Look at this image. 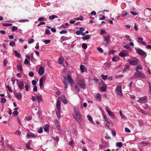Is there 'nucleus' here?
Instances as JSON below:
<instances>
[{
  "label": "nucleus",
  "mask_w": 151,
  "mask_h": 151,
  "mask_svg": "<svg viewBox=\"0 0 151 151\" xmlns=\"http://www.w3.org/2000/svg\"><path fill=\"white\" fill-rule=\"evenodd\" d=\"M45 33L47 35H49L50 34V31L48 29H46Z\"/></svg>",
  "instance_id": "bf43d9fd"
},
{
  "label": "nucleus",
  "mask_w": 151,
  "mask_h": 151,
  "mask_svg": "<svg viewBox=\"0 0 151 151\" xmlns=\"http://www.w3.org/2000/svg\"><path fill=\"white\" fill-rule=\"evenodd\" d=\"M57 17V16L55 15H52L49 17V19L50 20H52L54 19L55 18Z\"/></svg>",
  "instance_id": "a19ab883"
},
{
  "label": "nucleus",
  "mask_w": 151,
  "mask_h": 151,
  "mask_svg": "<svg viewBox=\"0 0 151 151\" xmlns=\"http://www.w3.org/2000/svg\"><path fill=\"white\" fill-rule=\"evenodd\" d=\"M45 80V78L44 76L42 77L40 79L39 85L41 88L44 86L43 81Z\"/></svg>",
  "instance_id": "9b49d317"
},
{
  "label": "nucleus",
  "mask_w": 151,
  "mask_h": 151,
  "mask_svg": "<svg viewBox=\"0 0 151 151\" xmlns=\"http://www.w3.org/2000/svg\"><path fill=\"white\" fill-rule=\"evenodd\" d=\"M6 88H7L9 92H12V90L11 89V88L9 86H6Z\"/></svg>",
  "instance_id": "774afa93"
},
{
  "label": "nucleus",
  "mask_w": 151,
  "mask_h": 151,
  "mask_svg": "<svg viewBox=\"0 0 151 151\" xmlns=\"http://www.w3.org/2000/svg\"><path fill=\"white\" fill-rule=\"evenodd\" d=\"M94 96L96 98H98L100 100H101V94L99 93H95Z\"/></svg>",
  "instance_id": "393cba45"
},
{
  "label": "nucleus",
  "mask_w": 151,
  "mask_h": 151,
  "mask_svg": "<svg viewBox=\"0 0 151 151\" xmlns=\"http://www.w3.org/2000/svg\"><path fill=\"white\" fill-rule=\"evenodd\" d=\"M119 113L120 116L122 119H126V116L122 113L121 111H119Z\"/></svg>",
  "instance_id": "7c9ffc66"
},
{
  "label": "nucleus",
  "mask_w": 151,
  "mask_h": 151,
  "mask_svg": "<svg viewBox=\"0 0 151 151\" xmlns=\"http://www.w3.org/2000/svg\"><path fill=\"white\" fill-rule=\"evenodd\" d=\"M44 73V69L43 67L42 66H41L39 70L38 73L40 75H42Z\"/></svg>",
  "instance_id": "a211bd4d"
},
{
  "label": "nucleus",
  "mask_w": 151,
  "mask_h": 151,
  "mask_svg": "<svg viewBox=\"0 0 151 151\" xmlns=\"http://www.w3.org/2000/svg\"><path fill=\"white\" fill-rule=\"evenodd\" d=\"M56 106L58 110L56 111V115L58 118H60L61 116L60 113L61 106L60 104V101L59 99H58L57 101Z\"/></svg>",
  "instance_id": "7ed1b4c3"
},
{
  "label": "nucleus",
  "mask_w": 151,
  "mask_h": 151,
  "mask_svg": "<svg viewBox=\"0 0 151 151\" xmlns=\"http://www.w3.org/2000/svg\"><path fill=\"white\" fill-rule=\"evenodd\" d=\"M18 29V28L15 26H14L12 28V31L13 32H14Z\"/></svg>",
  "instance_id": "de8ad7c7"
},
{
  "label": "nucleus",
  "mask_w": 151,
  "mask_h": 151,
  "mask_svg": "<svg viewBox=\"0 0 151 151\" xmlns=\"http://www.w3.org/2000/svg\"><path fill=\"white\" fill-rule=\"evenodd\" d=\"M6 101V99L4 98H2L1 99V102L2 103H5Z\"/></svg>",
  "instance_id": "052dcab7"
},
{
  "label": "nucleus",
  "mask_w": 151,
  "mask_h": 151,
  "mask_svg": "<svg viewBox=\"0 0 151 151\" xmlns=\"http://www.w3.org/2000/svg\"><path fill=\"white\" fill-rule=\"evenodd\" d=\"M87 117L88 118V120L91 122L92 124H94V122L93 120V118L91 116H90L89 115H87Z\"/></svg>",
  "instance_id": "5701e85b"
},
{
  "label": "nucleus",
  "mask_w": 151,
  "mask_h": 151,
  "mask_svg": "<svg viewBox=\"0 0 151 151\" xmlns=\"http://www.w3.org/2000/svg\"><path fill=\"white\" fill-rule=\"evenodd\" d=\"M97 50L99 51L101 53H102L103 51L102 49L100 47L98 48H97Z\"/></svg>",
  "instance_id": "0e129e2a"
},
{
  "label": "nucleus",
  "mask_w": 151,
  "mask_h": 151,
  "mask_svg": "<svg viewBox=\"0 0 151 151\" xmlns=\"http://www.w3.org/2000/svg\"><path fill=\"white\" fill-rule=\"evenodd\" d=\"M77 84L83 89H84L86 87V85L85 84L84 80H79L77 82Z\"/></svg>",
  "instance_id": "20e7f679"
},
{
  "label": "nucleus",
  "mask_w": 151,
  "mask_h": 151,
  "mask_svg": "<svg viewBox=\"0 0 151 151\" xmlns=\"http://www.w3.org/2000/svg\"><path fill=\"white\" fill-rule=\"evenodd\" d=\"M124 37L126 39H128L129 41H132V40L130 38V36L128 35H125Z\"/></svg>",
  "instance_id": "37998d69"
},
{
  "label": "nucleus",
  "mask_w": 151,
  "mask_h": 151,
  "mask_svg": "<svg viewBox=\"0 0 151 151\" xmlns=\"http://www.w3.org/2000/svg\"><path fill=\"white\" fill-rule=\"evenodd\" d=\"M100 89L101 91L104 92L106 91V88L104 86H102L100 87Z\"/></svg>",
  "instance_id": "4c0bfd02"
},
{
  "label": "nucleus",
  "mask_w": 151,
  "mask_h": 151,
  "mask_svg": "<svg viewBox=\"0 0 151 151\" xmlns=\"http://www.w3.org/2000/svg\"><path fill=\"white\" fill-rule=\"evenodd\" d=\"M82 34V32L80 31H77L76 32V34L77 35H80Z\"/></svg>",
  "instance_id": "8fccbe9b"
},
{
  "label": "nucleus",
  "mask_w": 151,
  "mask_h": 151,
  "mask_svg": "<svg viewBox=\"0 0 151 151\" xmlns=\"http://www.w3.org/2000/svg\"><path fill=\"white\" fill-rule=\"evenodd\" d=\"M134 75L137 77H139L143 78H146V75L139 71H136L134 73Z\"/></svg>",
  "instance_id": "423d86ee"
},
{
  "label": "nucleus",
  "mask_w": 151,
  "mask_h": 151,
  "mask_svg": "<svg viewBox=\"0 0 151 151\" xmlns=\"http://www.w3.org/2000/svg\"><path fill=\"white\" fill-rule=\"evenodd\" d=\"M106 34V31L105 29H103L101 30L100 32V34L104 35Z\"/></svg>",
  "instance_id": "ea45409f"
},
{
  "label": "nucleus",
  "mask_w": 151,
  "mask_h": 151,
  "mask_svg": "<svg viewBox=\"0 0 151 151\" xmlns=\"http://www.w3.org/2000/svg\"><path fill=\"white\" fill-rule=\"evenodd\" d=\"M142 69V67L141 65H139L138 66H137L136 67V71H139L138 70H141Z\"/></svg>",
  "instance_id": "58836bf2"
},
{
  "label": "nucleus",
  "mask_w": 151,
  "mask_h": 151,
  "mask_svg": "<svg viewBox=\"0 0 151 151\" xmlns=\"http://www.w3.org/2000/svg\"><path fill=\"white\" fill-rule=\"evenodd\" d=\"M15 45V42L12 41H11L9 43V45L12 47L14 46Z\"/></svg>",
  "instance_id": "473e14b6"
},
{
  "label": "nucleus",
  "mask_w": 151,
  "mask_h": 151,
  "mask_svg": "<svg viewBox=\"0 0 151 151\" xmlns=\"http://www.w3.org/2000/svg\"><path fill=\"white\" fill-rule=\"evenodd\" d=\"M122 142H117L116 144V147H120L122 146Z\"/></svg>",
  "instance_id": "c756f323"
},
{
  "label": "nucleus",
  "mask_w": 151,
  "mask_h": 151,
  "mask_svg": "<svg viewBox=\"0 0 151 151\" xmlns=\"http://www.w3.org/2000/svg\"><path fill=\"white\" fill-rule=\"evenodd\" d=\"M25 90L27 91H28L29 88V86L28 85H27L25 86Z\"/></svg>",
  "instance_id": "6e6d98bb"
},
{
  "label": "nucleus",
  "mask_w": 151,
  "mask_h": 151,
  "mask_svg": "<svg viewBox=\"0 0 151 151\" xmlns=\"http://www.w3.org/2000/svg\"><path fill=\"white\" fill-rule=\"evenodd\" d=\"M43 132L42 128V127H40L39 129L38 130V132L40 133H41Z\"/></svg>",
  "instance_id": "864d4df0"
},
{
  "label": "nucleus",
  "mask_w": 151,
  "mask_h": 151,
  "mask_svg": "<svg viewBox=\"0 0 151 151\" xmlns=\"http://www.w3.org/2000/svg\"><path fill=\"white\" fill-rule=\"evenodd\" d=\"M101 76L102 78L104 80H106L108 77V76L107 75H101Z\"/></svg>",
  "instance_id": "f704fd0d"
},
{
  "label": "nucleus",
  "mask_w": 151,
  "mask_h": 151,
  "mask_svg": "<svg viewBox=\"0 0 151 151\" xmlns=\"http://www.w3.org/2000/svg\"><path fill=\"white\" fill-rule=\"evenodd\" d=\"M69 39V38L65 36H62L60 38V40L62 41L67 40Z\"/></svg>",
  "instance_id": "cd10ccee"
},
{
  "label": "nucleus",
  "mask_w": 151,
  "mask_h": 151,
  "mask_svg": "<svg viewBox=\"0 0 151 151\" xmlns=\"http://www.w3.org/2000/svg\"><path fill=\"white\" fill-rule=\"evenodd\" d=\"M30 60L32 61H36V59L34 58L33 55L32 56L30 57Z\"/></svg>",
  "instance_id": "603ef678"
},
{
  "label": "nucleus",
  "mask_w": 151,
  "mask_h": 151,
  "mask_svg": "<svg viewBox=\"0 0 151 151\" xmlns=\"http://www.w3.org/2000/svg\"><path fill=\"white\" fill-rule=\"evenodd\" d=\"M104 37V41L107 43L110 42V35H108L106 37Z\"/></svg>",
  "instance_id": "aec40b11"
},
{
  "label": "nucleus",
  "mask_w": 151,
  "mask_h": 151,
  "mask_svg": "<svg viewBox=\"0 0 151 151\" xmlns=\"http://www.w3.org/2000/svg\"><path fill=\"white\" fill-rule=\"evenodd\" d=\"M34 75V73L32 71L30 72L29 73V76L31 77H33Z\"/></svg>",
  "instance_id": "3c124183"
},
{
  "label": "nucleus",
  "mask_w": 151,
  "mask_h": 151,
  "mask_svg": "<svg viewBox=\"0 0 151 151\" xmlns=\"http://www.w3.org/2000/svg\"><path fill=\"white\" fill-rule=\"evenodd\" d=\"M44 129L45 132H48L49 130V125L46 124L44 128Z\"/></svg>",
  "instance_id": "bb28decb"
},
{
  "label": "nucleus",
  "mask_w": 151,
  "mask_h": 151,
  "mask_svg": "<svg viewBox=\"0 0 151 151\" xmlns=\"http://www.w3.org/2000/svg\"><path fill=\"white\" fill-rule=\"evenodd\" d=\"M122 86L121 85H119L116 86V93L120 96H122Z\"/></svg>",
  "instance_id": "39448f33"
},
{
  "label": "nucleus",
  "mask_w": 151,
  "mask_h": 151,
  "mask_svg": "<svg viewBox=\"0 0 151 151\" xmlns=\"http://www.w3.org/2000/svg\"><path fill=\"white\" fill-rule=\"evenodd\" d=\"M36 98L39 103L42 102V99L41 95L39 94L36 96Z\"/></svg>",
  "instance_id": "4468645a"
},
{
  "label": "nucleus",
  "mask_w": 151,
  "mask_h": 151,
  "mask_svg": "<svg viewBox=\"0 0 151 151\" xmlns=\"http://www.w3.org/2000/svg\"><path fill=\"white\" fill-rule=\"evenodd\" d=\"M105 109L107 112L110 116L113 118H115V115L113 112L109 110V108L107 106H106Z\"/></svg>",
  "instance_id": "6e6552de"
},
{
  "label": "nucleus",
  "mask_w": 151,
  "mask_h": 151,
  "mask_svg": "<svg viewBox=\"0 0 151 151\" xmlns=\"http://www.w3.org/2000/svg\"><path fill=\"white\" fill-rule=\"evenodd\" d=\"M32 84L33 85L35 86L36 84V81L35 80H33L32 81Z\"/></svg>",
  "instance_id": "69168bd1"
},
{
  "label": "nucleus",
  "mask_w": 151,
  "mask_h": 151,
  "mask_svg": "<svg viewBox=\"0 0 151 151\" xmlns=\"http://www.w3.org/2000/svg\"><path fill=\"white\" fill-rule=\"evenodd\" d=\"M80 68L81 72L82 73L87 71V68L84 65H81L80 66Z\"/></svg>",
  "instance_id": "ddd939ff"
},
{
  "label": "nucleus",
  "mask_w": 151,
  "mask_h": 151,
  "mask_svg": "<svg viewBox=\"0 0 151 151\" xmlns=\"http://www.w3.org/2000/svg\"><path fill=\"white\" fill-rule=\"evenodd\" d=\"M64 61V58L62 57H60L59 58L58 62V63L64 66V64L63 63Z\"/></svg>",
  "instance_id": "2eb2a0df"
},
{
  "label": "nucleus",
  "mask_w": 151,
  "mask_h": 151,
  "mask_svg": "<svg viewBox=\"0 0 151 151\" xmlns=\"http://www.w3.org/2000/svg\"><path fill=\"white\" fill-rule=\"evenodd\" d=\"M43 42L45 44H47L50 43V40H44Z\"/></svg>",
  "instance_id": "a18cd8bd"
},
{
  "label": "nucleus",
  "mask_w": 151,
  "mask_h": 151,
  "mask_svg": "<svg viewBox=\"0 0 151 151\" xmlns=\"http://www.w3.org/2000/svg\"><path fill=\"white\" fill-rule=\"evenodd\" d=\"M91 37V35H87L82 37V39L84 40H86L89 39Z\"/></svg>",
  "instance_id": "b1692460"
},
{
  "label": "nucleus",
  "mask_w": 151,
  "mask_h": 151,
  "mask_svg": "<svg viewBox=\"0 0 151 151\" xmlns=\"http://www.w3.org/2000/svg\"><path fill=\"white\" fill-rule=\"evenodd\" d=\"M129 68L128 66L126 65L125 67V68L123 69V71H125L127 70H128Z\"/></svg>",
  "instance_id": "09e8293b"
},
{
  "label": "nucleus",
  "mask_w": 151,
  "mask_h": 151,
  "mask_svg": "<svg viewBox=\"0 0 151 151\" xmlns=\"http://www.w3.org/2000/svg\"><path fill=\"white\" fill-rule=\"evenodd\" d=\"M124 47L127 49H128L129 48V47L127 44H125L123 46Z\"/></svg>",
  "instance_id": "338daca9"
},
{
  "label": "nucleus",
  "mask_w": 151,
  "mask_h": 151,
  "mask_svg": "<svg viewBox=\"0 0 151 151\" xmlns=\"http://www.w3.org/2000/svg\"><path fill=\"white\" fill-rule=\"evenodd\" d=\"M29 20L27 19H24L23 20H20L19 21V22H28Z\"/></svg>",
  "instance_id": "c9c22d12"
},
{
  "label": "nucleus",
  "mask_w": 151,
  "mask_h": 151,
  "mask_svg": "<svg viewBox=\"0 0 151 151\" xmlns=\"http://www.w3.org/2000/svg\"><path fill=\"white\" fill-rule=\"evenodd\" d=\"M53 139L56 141H58L59 140V138L57 137H55L53 138Z\"/></svg>",
  "instance_id": "680f3d73"
},
{
  "label": "nucleus",
  "mask_w": 151,
  "mask_h": 151,
  "mask_svg": "<svg viewBox=\"0 0 151 151\" xmlns=\"http://www.w3.org/2000/svg\"><path fill=\"white\" fill-rule=\"evenodd\" d=\"M67 33V31L65 30H62L60 32V34H65Z\"/></svg>",
  "instance_id": "c03bdc74"
},
{
  "label": "nucleus",
  "mask_w": 151,
  "mask_h": 151,
  "mask_svg": "<svg viewBox=\"0 0 151 151\" xmlns=\"http://www.w3.org/2000/svg\"><path fill=\"white\" fill-rule=\"evenodd\" d=\"M15 97L19 100L21 99L22 96L20 93H17L15 94Z\"/></svg>",
  "instance_id": "dca6fc26"
},
{
  "label": "nucleus",
  "mask_w": 151,
  "mask_h": 151,
  "mask_svg": "<svg viewBox=\"0 0 151 151\" xmlns=\"http://www.w3.org/2000/svg\"><path fill=\"white\" fill-rule=\"evenodd\" d=\"M147 100V98L145 97H141L139 98V100L137 101L139 103H142L143 101H144Z\"/></svg>",
  "instance_id": "f3484780"
},
{
  "label": "nucleus",
  "mask_w": 151,
  "mask_h": 151,
  "mask_svg": "<svg viewBox=\"0 0 151 151\" xmlns=\"http://www.w3.org/2000/svg\"><path fill=\"white\" fill-rule=\"evenodd\" d=\"M119 59V57L117 56H115L113 57L112 59V61L113 62L117 61Z\"/></svg>",
  "instance_id": "a878e982"
},
{
  "label": "nucleus",
  "mask_w": 151,
  "mask_h": 151,
  "mask_svg": "<svg viewBox=\"0 0 151 151\" xmlns=\"http://www.w3.org/2000/svg\"><path fill=\"white\" fill-rule=\"evenodd\" d=\"M63 81L65 85V89L66 90L68 87V83H69L70 85H73L74 81L71 76L68 74L67 76H63Z\"/></svg>",
  "instance_id": "f257e3e1"
},
{
  "label": "nucleus",
  "mask_w": 151,
  "mask_h": 151,
  "mask_svg": "<svg viewBox=\"0 0 151 151\" xmlns=\"http://www.w3.org/2000/svg\"><path fill=\"white\" fill-rule=\"evenodd\" d=\"M55 125L56 127L59 130H60L61 128H60V124L59 122L57 120L55 121Z\"/></svg>",
  "instance_id": "4be33fe9"
},
{
  "label": "nucleus",
  "mask_w": 151,
  "mask_h": 151,
  "mask_svg": "<svg viewBox=\"0 0 151 151\" xmlns=\"http://www.w3.org/2000/svg\"><path fill=\"white\" fill-rule=\"evenodd\" d=\"M35 48L37 50L39 49V43L37 42L36 43V46L35 47Z\"/></svg>",
  "instance_id": "13d9d810"
},
{
  "label": "nucleus",
  "mask_w": 151,
  "mask_h": 151,
  "mask_svg": "<svg viewBox=\"0 0 151 151\" xmlns=\"http://www.w3.org/2000/svg\"><path fill=\"white\" fill-rule=\"evenodd\" d=\"M12 24L11 23H4L3 24V25L4 26H9L12 25Z\"/></svg>",
  "instance_id": "79ce46f5"
},
{
  "label": "nucleus",
  "mask_w": 151,
  "mask_h": 151,
  "mask_svg": "<svg viewBox=\"0 0 151 151\" xmlns=\"http://www.w3.org/2000/svg\"><path fill=\"white\" fill-rule=\"evenodd\" d=\"M73 116L74 119L78 122H80L81 121V116L78 110L75 109H74V112Z\"/></svg>",
  "instance_id": "f03ea898"
},
{
  "label": "nucleus",
  "mask_w": 151,
  "mask_h": 151,
  "mask_svg": "<svg viewBox=\"0 0 151 151\" xmlns=\"http://www.w3.org/2000/svg\"><path fill=\"white\" fill-rule=\"evenodd\" d=\"M125 130L126 132L128 133H129L130 132V130L127 127H125Z\"/></svg>",
  "instance_id": "5fc2aeb1"
},
{
  "label": "nucleus",
  "mask_w": 151,
  "mask_h": 151,
  "mask_svg": "<svg viewBox=\"0 0 151 151\" xmlns=\"http://www.w3.org/2000/svg\"><path fill=\"white\" fill-rule=\"evenodd\" d=\"M127 14V13L125 11H123L122 12V15L123 16H125Z\"/></svg>",
  "instance_id": "4d7b16f0"
},
{
  "label": "nucleus",
  "mask_w": 151,
  "mask_h": 151,
  "mask_svg": "<svg viewBox=\"0 0 151 151\" xmlns=\"http://www.w3.org/2000/svg\"><path fill=\"white\" fill-rule=\"evenodd\" d=\"M82 47L83 49H86L87 47V46L86 44L83 43L82 44Z\"/></svg>",
  "instance_id": "72a5a7b5"
},
{
  "label": "nucleus",
  "mask_w": 151,
  "mask_h": 151,
  "mask_svg": "<svg viewBox=\"0 0 151 151\" xmlns=\"http://www.w3.org/2000/svg\"><path fill=\"white\" fill-rule=\"evenodd\" d=\"M14 53H15V56L19 58H20V54L17 52V50H15L14 51Z\"/></svg>",
  "instance_id": "2f4dec72"
},
{
  "label": "nucleus",
  "mask_w": 151,
  "mask_h": 151,
  "mask_svg": "<svg viewBox=\"0 0 151 151\" xmlns=\"http://www.w3.org/2000/svg\"><path fill=\"white\" fill-rule=\"evenodd\" d=\"M18 87L20 90L23 89L24 88V84L23 81H20L18 82Z\"/></svg>",
  "instance_id": "f8f14e48"
},
{
  "label": "nucleus",
  "mask_w": 151,
  "mask_h": 151,
  "mask_svg": "<svg viewBox=\"0 0 151 151\" xmlns=\"http://www.w3.org/2000/svg\"><path fill=\"white\" fill-rule=\"evenodd\" d=\"M129 63L132 65H136L137 64L138 62L137 60H129Z\"/></svg>",
  "instance_id": "412c9836"
},
{
  "label": "nucleus",
  "mask_w": 151,
  "mask_h": 151,
  "mask_svg": "<svg viewBox=\"0 0 151 151\" xmlns=\"http://www.w3.org/2000/svg\"><path fill=\"white\" fill-rule=\"evenodd\" d=\"M151 143L149 142H147L146 141H143L141 142L140 145L142 147H145L146 146L150 144Z\"/></svg>",
  "instance_id": "6ab92c4d"
},
{
  "label": "nucleus",
  "mask_w": 151,
  "mask_h": 151,
  "mask_svg": "<svg viewBox=\"0 0 151 151\" xmlns=\"http://www.w3.org/2000/svg\"><path fill=\"white\" fill-rule=\"evenodd\" d=\"M137 53L142 55H146V53L143 50L139 48H136L135 49Z\"/></svg>",
  "instance_id": "1a4fd4ad"
},
{
  "label": "nucleus",
  "mask_w": 151,
  "mask_h": 151,
  "mask_svg": "<svg viewBox=\"0 0 151 151\" xmlns=\"http://www.w3.org/2000/svg\"><path fill=\"white\" fill-rule=\"evenodd\" d=\"M29 63V62L27 59L25 58L24 61V63L25 65H27Z\"/></svg>",
  "instance_id": "49530a36"
},
{
  "label": "nucleus",
  "mask_w": 151,
  "mask_h": 151,
  "mask_svg": "<svg viewBox=\"0 0 151 151\" xmlns=\"http://www.w3.org/2000/svg\"><path fill=\"white\" fill-rule=\"evenodd\" d=\"M34 41V40L33 39L30 38L29 39L28 43L29 44H31L33 43Z\"/></svg>",
  "instance_id": "e433bc0d"
},
{
  "label": "nucleus",
  "mask_w": 151,
  "mask_h": 151,
  "mask_svg": "<svg viewBox=\"0 0 151 151\" xmlns=\"http://www.w3.org/2000/svg\"><path fill=\"white\" fill-rule=\"evenodd\" d=\"M129 52L126 50H123L121 51L119 54V55L121 57H124L128 55Z\"/></svg>",
  "instance_id": "0eeeda50"
},
{
  "label": "nucleus",
  "mask_w": 151,
  "mask_h": 151,
  "mask_svg": "<svg viewBox=\"0 0 151 151\" xmlns=\"http://www.w3.org/2000/svg\"><path fill=\"white\" fill-rule=\"evenodd\" d=\"M12 114L14 115H17L18 114V113L17 111H15L13 112Z\"/></svg>",
  "instance_id": "e2e57ef3"
},
{
  "label": "nucleus",
  "mask_w": 151,
  "mask_h": 151,
  "mask_svg": "<svg viewBox=\"0 0 151 151\" xmlns=\"http://www.w3.org/2000/svg\"><path fill=\"white\" fill-rule=\"evenodd\" d=\"M143 39L142 37H138L137 38V41L139 43H141L142 45L146 46L147 45L146 43L145 42L143 41Z\"/></svg>",
  "instance_id": "9d476101"
},
{
  "label": "nucleus",
  "mask_w": 151,
  "mask_h": 151,
  "mask_svg": "<svg viewBox=\"0 0 151 151\" xmlns=\"http://www.w3.org/2000/svg\"><path fill=\"white\" fill-rule=\"evenodd\" d=\"M17 67L18 70L19 71H21L22 70V65L21 64H18L17 65Z\"/></svg>",
  "instance_id": "c85d7f7f"
}]
</instances>
